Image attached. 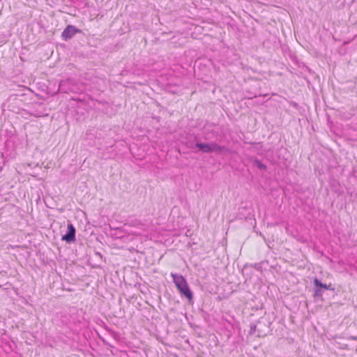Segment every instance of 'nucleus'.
I'll return each mask as SVG.
<instances>
[{
    "label": "nucleus",
    "mask_w": 357,
    "mask_h": 357,
    "mask_svg": "<svg viewBox=\"0 0 357 357\" xmlns=\"http://www.w3.org/2000/svg\"><path fill=\"white\" fill-rule=\"evenodd\" d=\"M171 276L180 294L186 297L190 302L192 301L193 295L184 277L176 273H171Z\"/></svg>",
    "instance_id": "1"
},
{
    "label": "nucleus",
    "mask_w": 357,
    "mask_h": 357,
    "mask_svg": "<svg viewBox=\"0 0 357 357\" xmlns=\"http://www.w3.org/2000/svg\"><path fill=\"white\" fill-rule=\"evenodd\" d=\"M195 146L199 149V151L203 153H220L224 151H226L227 149L225 146H220L215 142L211 143H199L197 142L195 144Z\"/></svg>",
    "instance_id": "2"
},
{
    "label": "nucleus",
    "mask_w": 357,
    "mask_h": 357,
    "mask_svg": "<svg viewBox=\"0 0 357 357\" xmlns=\"http://www.w3.org/2000/svg\"><path fill=\"white\" fill-rule=\"evenodd\" d=\"M81 30L78 29L73 25H68L62 32L61 36L65 40H69L72 38L75 33H80Z\"/></svg>",
    "instance_id": "3"
},
{
    "label": "nucleus",
    "mask_w": 357,
    "mask_h": 357,
    "mask_svg": "<svg viewBox=\"0 0 357 357\" xmlns=\"http://www.w3.org/2000/svg\"><path fill=\"white\" fill-rule=\"evenodd\" d=\"M62 240L67 243H71L75 240V229L72 224L68 225V231L62 236Z\"/></svg>",
    "instance_id": "4"
},
{
    "label": "nucleus",
    "mask_w": 357,
    "mask_h": 357,
    "mask_svg": "<svg viewBox=\"0 0 357 357\" xmlns=\"http://www.w3.org/2000/svg\"><path fill=\"white\" fill-rule=\"evenodd\" d=\"M62 240L67 243H71L75 240V229L72 224L68 225V231L62 236Z\"/></svg>",
    "instance_id": "5"
},
{
    "label": "nucleus",
    "mask_w": 357,
    "mask_h": 357,
    "mask_svg": "<svg viewBox=\"0 0 357 357\" xmlns=\"http://www.w3.org/2000/svg\"><path fill=\"white\" fill-rule=\"evenodd\" d=\"M254 165L255 167H257L258 169L266 170V165L263 164L261 161L256 160L254 162Z\"/></svg>",
    "instance_id": "6"
},
{
    "label": "nucleus",
    "mask_w": 357,
    "mask_h": 357,
    "mask_svg": "<svg viewBox=\"0 0 357 357\" xmlns=\"http://www.w3.org/2000/svg\"><path fill=\"white\" fill-rule=\"evenodd\" d=\"M314 284L317 286V287H322L325 289H328L329 287L326 284H323L322 282H321L318 279H314Z\"/></svg>",
    "instance_id": "7"
},
{
    "label": "nucleus",
    "mask_w": 357,
    "mask_h": 357,
    "mask_svg": "<svg viewBox=\"0 0 357 357\" xmlns=\"http://www.w3.org/2000/svg\"><path fill=\"white\" fill-rule=\"evenodd\" d=\"M256 328H257V326L256 325H252L250 326V334H255V332H256Z\"/></svg>",
    "instance_id": "8"
},
{
    "label": "nucleus",
    "mask_w": 357,
    "mask_h": 357,
    "mask_svg": "<svg viewBox=\"0 0 357 357\" xmlns=\"http://www.w3.org/2000/svg\"><path fill=\"white\" fill-rule=\"evenodd\" d=\"M322 295V291L321 289H316L314 292L315 296H320Z\"/></svg>",
    "instance_id": "9"
},
{
    "label": "nucleus",
    "mask_w": 357,
    "mask_h": 357,
    "mask_svg": "<svg viewBox=\"0 0 357 357\" xmlns=\"http://www.w3.org/2000/svg\"><path fill=\"white\" fill-rule=\"evenodd\" d=\"M63 82H61L60 83L59 87H60V89H61V90H63V89H61V87H62V86H63Z\"/></svg>",
    "instance_id": "10"
}]
</instances>
